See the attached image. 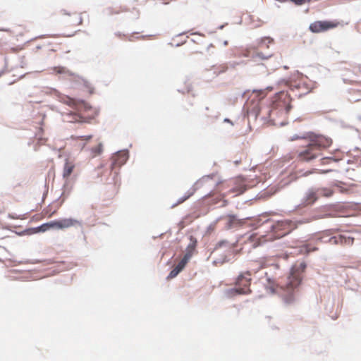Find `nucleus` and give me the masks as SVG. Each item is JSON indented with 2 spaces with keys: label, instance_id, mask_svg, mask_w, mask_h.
<instances>
[{
  "label": "nucleus",
  "instance_id": "obj_26",
  "mask_svg": "<svg viewBox=\"0 0 361 361\" xmlns=\"http://www.w3.org/2000/svg\"><path fill=\"white\" fill-rule=\"evenodd\" d=\"M215 174L214 173H211V174H209V175H207V176H202L201 178H200L199 180H197L195 183H194V185L195 186H197L199 188L200 185H201L202 184V183L205 180H209V179H212L214 177Z\"/></svg>",
  "mask_w": 361,
  "mask_h": 361
},
{
  "label": "nucleus",
  "instance_id": "obj_42",
  "mask_svg": "<svg viewBox=\"0 0 361 361\" xmlns=\"http://www.w3.org/2000/svg\"><path fill=\"white\" fill-rule=\"evenodd\" d=\"M191 35H200V36H203L202 34H201L200 32H192Z\"/></svg>",
  "mask_w": 361,
  "mask_h": 361
},
{
  "label": "nucleus",
  "instance_id": "obj_40",
  "mask_svg": "<svg viewBox=\"0 0 361 361\" xmlns=\"http://www.w3.org/2000/svg\"><path fill=\"white\" fill-rule=\"evenodd\" d=\"M82 23V18L81 16L78 17V22L77 25H81Z\"/></svg>",
  "mask_w": 361,
  "mask_h": 361
},
{
  "label": "nucleus",
  "instance_id": "obj_33",
  "mask_svg": "<svg viewBox=\"0 0 361 361\" xmlns=\"http://www.w3.org/2000/svg\"><path fill=\"white\" fill-rule=\"evenodd\" d=\"M57 69H58L57 72L60 74L66 73L67 71L66 68H64V67H59Z\"/></svg>",
  "mask_w": 361,
  "mask_h": 361
},
{
  "label": "nucleus",
  "instance_id": "obj_35",
  "mask_svg": "<svg viewBox=\"0 0 361 361\" xmlns=\"http://www.w3.org/2000/svg\"><path fill=\"white\" fill-rule=\"evenodd\" d=\"M80 137L82 140H85L86 141H88L92 139V135H82V136H80Z\"/></svg>",
  "mask_w": 361,
  "mask_h": 361
},
{
  "label": "nucleus",
  "instance_id": "obj_36",
  "mask_svg": "<svg viewBox=\"0 0 361 361\" xmlns=\"http://www.w3.org/2000/svg\"><path fill=\"white\" fill-rule=\"evenodd\" d=\"M220 68L221 69L218 71V74L226 72L228 68L226 66H222L220 67Z\"/></svg>",
  "mask_w": 361,
  "mask_h": 361
},
{
  "label": "nucleus",
  "instance_id": "obj_5",
  "mask_svg": "<svg viewBox=\"0 0 361 361\" xmlns=\"http://www.w3.org/2000/svg\"><path fill=\"white\" fill-rule=\"evenodd\" d=\"M76 224L80 226L81 225L79 221L72 218L56 219L44 223L37 227L27 228L22 233L32 235L37 233H43L51 229H63L73 226Z\"/></svg>",
  "mask_w": 361,
  "mask_h": 361
},
{
  "label": "nucleus",
  "instance_id": "obj_34",
  "mask_svg": "<svg viewBox=\"0 0 361 361\" xmlns=\"http://www.w3.org/2000/svg\"><path fill=\"white\" fill-rule=\"evenodd\" d=\"M301 138H305V137L304 135H302V136H299V135H296V134H295V135H294L291 137L290 140L294 141V140H298V139H301Z\"/></svg>",
  "mask_w": 361,
  "mask_h": 361
},
{
  "label": "nucleus",
  "instance_id": "obj_3",
  "mask_svg": "<svg viewBox=\"0 0 361 361\" xmlns=\"http://www.w3.org/2000/svg\"><path fill=\"white\" fill-rule=\"evenodd\" d=\"M260 217L256 219V226L267 225L269 231L274 234L276 238H281L298 227L299 225L310 223V220L291 221L288 219L273 221L269 219H262Z\"/></svg>",
  "mask_w": 361,
  "mask_h": 361
},
{
  "label": "nucleus",
  "instance_id": "obj_6",
  "mask_svg": "<svg viewBox=\"0 0 361 361\" xmlns=\"http://www.w3.org/2000/svg\"><path fill=\"white\" fill-rule=\"evenodd\" d=\"M290 96L283 91L275 94L274 100L272 102V108L267 111V116H262L261 119L264 123L270 122L274 124V121L270 119L271 115L276 109H284L286 114H288L292 109Z\"/></svg>",
  "mask_w": 361,
  "mask_h": 361
},
{
  "label": "nucleus",
  "instance_id": "obj_45",
  "mask_svg": "<svg viewBox=\"0 0 361 361\" xmlns=\"http://www.w3.org/2000/svg\"><path fill=\"white\" fill-rule=\"evenodd\" d=\"M248 91H249V90H247V92H248ZM246 92H247V91L243 92L241 94V97H243L245 95Z\"/></svg>",
  "mask_w": 361,
  "mask_h": 361
},
{
  "label": "nucleus",
  "instance_id": "obj_4",
  "mask_svg": "<svg viewBox=\"0 0 361 361\" xmlns=\"http://www.w3.org/2000/svg\"><path fill=\"white\" fill-rule=\"evenodd\" d=\"M331 143V138L317 135L311 139L306 148L299 152L298 157L302 161L310 162L320 154L319 151L322 149L328 147Z\"/></svg>",
  "mask_w": 361,
  "mask_h": 361
},
{
  "label": "nucleus",
  "instance_id": "obj_43",
  "mask_svg": "<svg viewBox=\"0 0 361 361\" xmlns=\"http://www.w3.org/2000/svg\"><path fill=\"white\" fill-rule=\"evenodd\" d=\"M222 218H223L222 216H219V217H218V218L215 220V221H214V224H216L219 221H220Z\"/></svg>",
  "mask_w": 361,
  "mask_h": 361
},
{
  "label": "nucleus",
  "instance_id": "obj_52",
  "mask_svg": "<svg viewBox=\"0 0 361 361\" xmlns=\"http://www.w3.org/2000/svg\"><path fill=\"white\" fill-rule=\"evenodd\" d=\"M285 124H286V123H285L284 122H281V123H280V125H281V126H283Z\"/></svg>",
  "mask_w": 361,
  "mask_h": 361
},
{
  "label": "nucleus",
  "instance_id": "obj_25",
  "mask_svg": "<svg viewBox=\"0 0 361 361\" xmlns=\"http://www.w3.org/2000/svg\"><path fill=\"white\" fill-rule=\"evenodd\" d=\"M299 248H300L299 252L302 254H305V255H308L311 252L314 251L317 249L315 247H310L308 244L304 243L301 245H300Z\"/></svg>",
  "mask_w": 361,
  "mask_h": 361
},
{
  "label": "nucleus",
  "instance_id": "obj_37",
  "mask_svg": "<svg viewBox=\"0 0 361 361\" xmlns=\"http://www.w3.org/2000/svg\"><path fill=\"white\" fill-rule=\"evenodd\" d=\"M60 13H61V14H63V15H66V16H71V13H69V12H68L67 10H66V9H61V10L60 11Z\"/></svg>",
  "mask_w": 361,
  "mask_h": 361
},
{
  "label": "nucleus",
  "instance_id": "obj_30",
  "mask_svg": "<svg viewBox=\"0 0 361 361\" xmlns=\"http://www.w3.org/2000/svg\"><path fill=\"white\" fill-rule=\"evenodd\" d=\"M228 244V241L226 240H220L216 243V245L215 246V249L222 247Z\"/></svg>",
  "mask_w": 361,
  "mask_h": 361
},
{
  "label": "nucleus",
  "instance_id": "obj_24",
  "mask_svg": "<svg viewBox=\"0 0 361 361\" xmlns=\"http://www.w3.org/2000/svg\"><path fill=\"white\" fill-rule=\"evenodd\" d=\"M341 160L340 158H337L334 156L324 157L320 159L322 165L330 164L331 163H338Z\"/></svg>",
  "mask_w": 361,
  "mask_h": 361
},
{
  "label": "nucleus",
  "instance_id": "obj_38",
  "mask_svg": "<svg viewBox=\"0 0 361 361\" xmlns=\"http://www.w3.org/2000/svg\"><path fill=\"white\" fill-rule=\"evenodd\" d=\"M343 81L344 83H349V82H352V80L348 79V78H345V77L343 78Z\"/></svg>",
  "mask_w": 361,
  "mask_h": 361
},
{
  "label": "nucleus",
  "instance_id": "obj_15",
  "mask_svg": "<svg viewBox=\"0 0 361 361\" xmlns=\"http://www.w3.org/2000/svg\"><path fill=\"white\" fill-rule=\"evenodd\" d=\"M228 221L225 225V228L227 230L233 228L236 226L242 225L243 224V220L239 219L236 215L228 214Z\"/></svg>",
  "mask_w": 361,
  "mask_h": 361
},
{
  "label": "nucleus",
  "instance_id": "obj_20",
  "mask_svg": "<svg viewBox=\"0 0 361 361\" xmlns=\"http://www.w3.org/2000/svg\"><path fill=\"white\" fill-rule=\"evenodd\" d=\"M348 93L350 95L348 99L350 102H356L361 100V91L351 89Z\"/></svg>",
  "mask_w": 361,
  "mask_h": 361
},
{
  "label": "nucleus",
  "instance_id": "obj_49",
  "mask_svg": "<svg viewBox=\"0 0 361 361\" xmlns=\"http://www.w3.org/2000/svg\"><path fill=\"white\" fill-rule=\"evenodd\" d=\"M213 47V44H210L208 47H207V50L209 49V48L212 47Z\"/></svg>",
  "mask_w": 361,
  "mask_h": 361
},
{
  "label": "nucleus",
  "instance_id": "obj_23",
  "mask_svg": "<svg viewBox=\"0 0 361 361\" xmlns=\"http://www.w3.org/2000/svg\"><path fill=\"white\" fill-rule=\"evenodd\" d=\"M71 193V189L68 188L67 183L66 182L63 185V192L60 195V196L58 197V199L56 201H59L61 198V200L59 202V205L57 208H59L64 202L65 199L70 195Z\"/></svg>",
  "mask_w": 361,
  "mask_h": 361
},
{
  "label": "nucleus",
  "instance_id": "obj_22",
  "mask_svg": "<svg viewBox=\"0 0 361 361\" xmlns=\"http://www.w3.org/2000/svg\"><path fill=\"white\" fill-rule=\"evenodd\" d=\"M190 242L186 247L185 254L190 253V258H191L193 255V252L197 247V240L192 235L190 236Z\"/></svg>",
  "mask_w": 361,
  "mask_h": 361
},
{
  "label": "nucleus",
  "instance_id": "obj_27",
  "mask_svg": "<svg viewBox=\"0 0 361 361\" xmlns=\"http://www.w3.org/2000/svg\"><path fill=\"white\" fill-rule=\"evenodd\" d=\"M273 56V54H264L263 52H257L255 56H253L252 57L255 59V58H259L262 60H267L269 58H271V56Z\"/></svg>",
  "mask_w": 361,
  "mask_h": 361
},
{
  "label": "nucleus",
  "instance_id": "obj_11",
  "mask_svg": "<svg viewBox=\"0 0 361 361\" xmlns=\"http://www.w3.org/2000/svg\"><path fill=\"white\" fill-rule=\"evenodd\" d=\"M336 27V24L329 20H318L312 23L309 29L313 33H319L327 31Z\"/></svg>",
  "mask_w": 361,
  "mask_h": 361
},
{
  "label": "nucleus",
  "instance_id": "obj_54",
  "mask_svg": "<svg viewBox=\"0 0 361 361\" xmlns=\"http://www.w3.org/2000/svg\"><path fill=\"white\" fill-rule=\"evenodd\" d=\"M118 13H119L118 11L114 12V13H116V14H118Z\"/></svg>",
  "mask_w": 361,
  "mask_h": 361
},
{
  "label": "nucleus",
  "instance_id": "obj_51",
  "mask_svg": "<svg viewBox=\"0 0 361 361\" xmlns=\"http://www.w3.org/2000/svg\"><path fill=\"white\" fill-rule=\"evenodd\" d=\"M116 35H117V36H121V34L120 32H116Z\"/></svg>",
  "mask_w": 361,
  "mask_h": 361
},
{
  "label": "nucleus",
  "instance_id": "obj_9",
  "mask_svg": "<svg viewBox=\"0 0 361 361\" xmlns=\"http://www.w3.org/2000/svg\"><path fill=\"white\" fill-rule=\"evenodd\" d=\"M315 186L308 188L300 199V203L296 208L307 207L314 205L319 200Z\"/></svg>",
  "mask_w": 361,
  "mask_h": 361
},
{
  "label": "nucleus",
  "instance_id": "obj_21",
  "mask_svg": "<svg viewBox=\"0 0 361 361\" xmlns=\"http://www.w3.org/2000/svg\"><path fill=\"white\" fill-rule=\"evenodd\" d=\"M260 111V106L257 104H255L251 109H249L247 111L249 120L250 119V118H252L254 120H256L259 115Z\"/></svg>",
  "mask_w": 361,
  "mask_h": 361
},
{
  "label": "nucleus",
  "instance_id": "obj_8",
  "mask_svg": "<svg viewBox=\"0 0 361 361\" xmlns=\"http://www.w3.org/2000/svg\"><path fill=\"white\" fill-rule=\"evenodd\" d=\"M246 274L248 276L250 275L249 271H247ZM250 281L251 279L247 278L245 274H240L235 281V284L238 286V287L226 289L224 291V295L228 298H231L239 295L249 294L251 292L250 289Z\"/></svg>",
  "mask_w": 361,
  "mask_h": 361
},
{
  "label": "nucleus",
  "instance_id": "obj_55",
  "mask_svg": "<svg viewBox=\"0 0 361 361\" xmlns=\"http://www.w3.org/2000/svg\"><path fill=\"white\" fill-rule=\"evenodd\" d=\"M140 38H144V37H145V36H144V35H142V36H140Z\"/></svg>",
  "mask_w": 361,
  "mask_h": 361
},
{
  "label": "nucleus",
  "instance_id": "obj_32",
  "mask_svg": "<svg viewBox=\"0 0 361 361\" xmlns=\"http://www.w3.org/2000/svg\"><path fill=\"white\" fill-rule=\"evenodd\" d=\"M83 84H84V86L86 88L90 89V93L92 94L93 93V88L92 87L91 84L87 80H84Z\"/></svg>",
  "mask_w": 361,
  "mask_h": 361
},
{
  "label": "nucleus",
  "instance_id": "obj_2",
  "mask_svg": "<svg viewBox=\"0 0 361 361\" xmlns=\"http://www.w3.org/2000/svg\"><path fill=\"white\" fill-rule=\"evenodd\" d=\"M58 97H59V100L61 102H62L65 104H67L68 106H69L73 109H75L78 111L84 110L85 111H90L92 109L94 110V114L92 116H90L87 118H85L80 114H73V113L71 112L70 114H68L67 115V117L68 118H70V120H68L69 122L80 123H90V121L92 119H94L99 114V109L93 108L90 104L87 103L83 99H76L74 98H71L68 96L63 95L59 92H58Z\"/></svg>",
  "mask_w": 361,
  "mask_h": 361
},
{
  "label": "nucleus",
  "instance_id": "obj_56",
  "mask_svg": "<svg viewBox=\"0 0 361 361\" xmlns=\"http://www.w3.org/2000/svg\"><path fill=\"white\" fill-rule=\"evenodd\" d=\"M284 68H285V69H287V68H288V67H287L286 66H284Z\"/></svg>",
  "mask_w": 361,
  "mask_h": 361
},
{
  "label": "nucleus",
  "instance_id": "obj_14",
  "mask_svg": "<svg viewBox=\"0 0 361 361\" xmlns=\"http://www.w3.org/2000/svg\"><path fill=\"white\" fill-rule=\"evenodd\" d=\"M354 238L352 237H346L344 235H340L339 236H332L329 238L328 241L334 245L338 244H353ZM324 242H327V240H324Z\"/></svg>",
  "mask_w": 361,
  "mask_h": 361
},
{
  "label": "nucleus",
  "instance_id": "obj_48",
  "mask_svg": "<svg viewBox=\"0 0 361 361\" xmlns=\"http://www.w3.org/2000/svg\"><path fill=\"white\" fill-rule=\"evenodd\" d=\"M223 44L224 46H226L228 44V41L225 40Z\"/></svg>",
  "mask_w": 361,
  "mask_h": 361
},
{
  "label": "nucleus",
  "instance_id": "obj_31",
  "mask_svg": "<svg viewBox=\"0 0 361 361\" xmlns=\"http://www.w3.org/2000/svg\"><path fill=\"white\" fill-rule=\"evenodd\" d=\"M230 261V259L228 258L227 256H224L222 259H216L213 262V264H216L217 263L224 264L226 262H228Z\"/></svg>",
  "mask_w": 361,
  "mask_h": 361
},
{
  "label": "nucleus",
  "instance_id": "obj_10",
  "mask_svg": "<svg viewBox=\"0 0 361 361\" xmlns=\"http://www.w3.org/2000/svg\"><path fill=\"white\" fill-rule=\"evenodd\" d=\"M129 158L128 149H125L118 150L115 152L112 156V161L110 166L111 171H112L116 166L121 167L124 165Z\"/></svg>",
  "mask_w": 361,
  "mask_h": 361
},
{
  "label": "nucleus",
  "instance_id": "obj_1",
  "mask_svg": "<svg viewBox=\"0 0 361 361\" xmlns=\"http://www.w3.org/2000/svg\"><path fill=\"white\" fill-rule=\"evenodd\" d=\"M306 268L307 264L304 261L296 262L291 267L283 293V300L286 305L295 302V290L302 283Z\"/></svg>",
  "mask_w": 361,
  "mask_h": 361
},
{
  "label": "nucleus",
  "instance_id": "obj_18",
  "mask_svg": "<svg viewBox=\"0 0 361 361\" xmlns=\"http://www.w3.org/2000/svg\"><path fill=\"white\" fill-rule=\"evenodd\" d=\"M316 189L317 190V193L319 198V197H330L334 193L332 189L326 187H316Z\"/></svg>",
  "mask_w": 361,
  "mask_h": 361
},
{
  "label": "nucleus",
  "instance_id": "obj_12",
  "mask_svg": "<svg viewBox=\"0 0 361 361\" xmlns=\"http://www.w3.org/2000/svg\"><path fill=\"white\" fill-rule=\"evenodd\" d=\"M190 259V254H185L180 261L170 271L166 279H171L176 277L185 267L186 264Z\"/></svg>",
  "mask_w": 361,
  "mask_h": 361
},
{
  "label": "nucleus",
  "instance_id": "obj_41",
  "mask_svg": "<svg viewBox=\"0 0 361 361\" xmlns=\"http://www.w3.org/2000/svg\"><path fill=\"white\" fill-rule=\"evenodd\" d=\"M227 25V23H225V24H223V25H221L218 27V29L219 30H222L226 25Z\"/></svg>",
  "mask_w": 361,
  "mask_h": 361
},
{
  "label": "nucleus",
  "instance_id": "obj_44",
  "mask_svg": "<svg viewBox=\"0 0 361 361\" xmlns=\"http://www.w3.org/2000/svg\"><path fill=\"white\" fill-rule=\"evenodd\" d=\"M240 161H241V160H240V159H238V160L234 161V164H235V165H238V164H239L240 163Z\"/></svg>",
  "mask_w": 361,
  "mask_h": 361
},
{
  "label": "nucleus",
  "instance_id": "obj_46",
  "mask_svg": "<svg viewBox=\"0 0 361 361\" xmlns=\"http://www.w3.org/2000/svg\"><path fill=\"white\" fill-rule=\"evenodd\" d=\"M270 290H271V292L272 293H275V289H274V288H272V287H271V288H270Z\"/></svg>",
  "mask_w": 361,
  "mask_h": 361
},
{
  "label": "nucleus",
  "instance_id": "obj_13",
  "mask_svg": "<svg viewBox=\"0 0 361 361\" xmlns=\"http://www.w3.org/2000/svg\"><path fill=\"white\" fill-rule=\"evenodd\" d=\"M317 169H312L310 170L305 171L304 169H300L297 171L293 174H291V178L292 180H297L298 178L300 177H306L308 176L310 174L314 173L315 171H317ZM332 171V169H326V170H318V172L322 174H326L329 172Z\"/></svg>",
  "mask_w": 361,
  "mask_h": 361
},
{
  "label": "nucleus",
  "instance_id": "obj_17",
  "mask_svg": "<svg viewBox=\"0 0 361 361\" xmlns=\"http://www.w3.org/2000/svg\"><path fill=\"white\" fill-rule=\"evenodd\" d=\"M274 39L271 37H263L256 39V46L254 47V49H257L258 47H266L269 48V44L274 43Z\"/></svg>",
  "mask_w": 361,
  "mask_h": 361
},
{
  "label": "nucleus",
  "instance_id": "obj_50",
  "mask_svg": "<svg viewBox=\"0 0 361 361\" xmlns=\"http://www.w3.org/2000/svg\"><path fill=\"white\" fill-rule=\"evenodd\" d=\"M267 90H272V87L269 86V87H267Z\"/></svg>",
  "mask_w": 361,
  "mask_h": 361
},
{
  "label": "nucleus",
  "instance_id": "obj_39",
  "mask_svg": "<svg viewBox=\"0 0 361 361\" xmlns=\"http://www.w3.org/2000/svg\"><path fill=\"white\" fill-rule=\"evenodd\" d=\"M224 122H225V123H231V125H233V122H232L229 118H224Z\"/></svg>",
  "mask_w": 361,
  "mask_h": 361
},
{
  "label": "nucleus",
  "instance_id": "obj_7",
  "mask_svg": "<svg viewBox=\"0 0 361 361\" xmlns=\"http://www.w3.org/2000/svg\"><path fill=\"white\" fill-rule=\"evenodd\" d=\"M341 211V206L338 203L325 204L314 209L310 216L303 219V220H310V222H311L314 220L336 217Z\"/></svg>",
  "mask_w": 361,
  "mask_h": 361
},
{
  "label": "nucleus",
  "instance_id": "obj_29",
  "mask_svg": "<svg viewBox=\"0 0 361 361\" xmlns=\"http://www.w3.org/2000/svg\"><path fill=\"white\" fill-rule=\"evenodd\" d=\"M103 150V145L102 143H99L97 147L92 149V152L96 154H100Z\"/></svg>",
  "mask_w": 361,
  "mask_h": 361
},
{
  "label": "nucleus",
  "instance_id": "obj_47",
  "mask_svg": "<svg viewBox=\"0 0 361 361\" xmlns=\"http://www.w3.org/2000/svg\"><path fill=\"white\" fill-rule=\"evenodd\" d=\"M4 73V70L0 71V77Z\"/></svg>",
  "mask_w": 361,
  "mask_h": 361
},
{
  "label": "nucleus",
  "instance_id": "obj_16",
  "mask_svg": "<svg viewBox=\"0 0 361 361\" xmlns=\"http://www.w3.org/2000/svg\"><path fill=\"white\" fill-rule=\"evenodd\" d=\"M198 189V187L195 186L194 185L186 192V193L181 197H180L176 203H173L171 208H174L177 205L183 203L185 201L188 200L190 197H192L196 190Z\"/></svg>",
  "mask_w": 361,
  "mask_h": 361
},
{
  "label": "nucleus",
  "instance_id": "obj_53",
  "mask_svg": "<svg viewBox=\"0 0 361 361\" xmlns=\"http://www.w3.org/2000/svg\"><path fill=\"white\" fill-rule=\"evenodd\" d=\"M214 32H215V31H212V32H209V34H212V33H214Z\"/></svg>",
  "mask_w": 361,
  "mask_h": 361
},
{
  "label": "nucleus",
  "instance_id": "obj_19",
  "mask_svg": "<svg viewBox=\"0 0 361 361\" xmlns=\"http://www.w3.org/2000/svg\"><path fill=\"white\" fill-rule=\"evenodd\" d=\"M74 168L75 165L72 163H70L68 159H66L63 166V178H68L73 173Z\"/></svg>",
  "mask_w": 361,
  "mask_h": 361
},
{
  "label": "nucleus",
  "instance_id": "obj_28",
  "mask_svg": "<svg viewBox=\"0 0 361 361\" xmlns=\"http://www.w3.org/2000/svg\"><path fill=\"white\" fill-rule=\"evenodd\" d=\"M344 185V183L343 182H341V181H336V183H334V186L338 188L339 189V191L341 192V193H345L348 192V189L346 188H344L342 185Z\"/></svg>",
  "mask_w": 361,
  "mask_h": 361
}]
</instances>
